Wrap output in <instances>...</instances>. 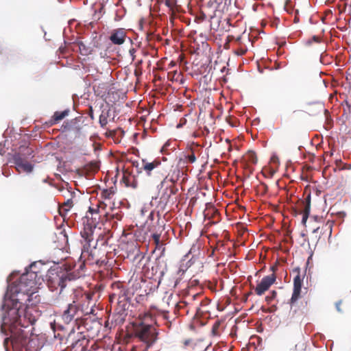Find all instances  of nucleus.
Wrapping results in <instances>:
<instances>
[{
  "label": "nucleus",
  "mask_w": 351,
  "mask_h": 351,
  "mask_svg": "<svg viewBox=\"0 0 351 351\" xmlns=\"http://www.w3.org/2000/svg\"><path fill=\"white\" fill-rule=\"evenodd\" d=\"M6 307L2 317L1 330H9L10 337L4 339L3 346L6 351H11L10 342L13 351H27L30 349L34 339L29 337V332L22 329L27 328L36 322L33 307L22 308L19 301H5L3 308Z\"/></svg>",
  "instance_id": "1"
},
{
  "label": "nucleus",
  "mask_w": 351,
  "mask_h": 351,
  "mask_svg": "<svg viewBox=\"0 0 351 351\" xmlns=\"http://www.w3.org/2000/svg\"><path fill=\"white\" fill-rule=\"evenodd\" d=\"M208 11L206 10H204V9H202V8L201 7L200 8V14L199 15V16L197 17L198 20L199 21H204L206 19H213L214 17H215V16H209L208 15Z\"/></svg>",
  "instance_id": "27"
},
{
  "label": "nucleus",
  "mask_w": 351,
  "mask_h": 351,
  "mask_svg": "<svg viewBox=\"0 0 351 351\" xmlns=\"http://www.w3.org/2000/svg\"><path fill=\"white\" fill-rule=\"evenodd\" d=\"M136 51V50L135 48H131L129 50V53H130V55L131 56V58H132V61H134L135 58H136V55H135Z\"/></svg>",
  "instance_id": "37"
},
{
  "label": "nucleus",
  "mask_w": 351,
  "mask_h": 351,
  "mask_svg": "<svg viewBox=\"0 0 351 351\" xmlns=\"http://www.w3.org/2000/svg\"><path fill=\"white\" fill-rule=\"evenodd\" d=\"M227 0H202L201 7L208 11V15L216 16L217 12L222 13L226 9Z\"/></svg>",
  "instance_id": "10"
},
{
  "label": "nucleus",
  "mask_w": 351,
  "mask_h": 351,
  "mask_svg": "<svg viewBox=\"0 0 351 351\" xmlns=\"http://www.w3.org/2000/svg\"><path fill=\"white\" fill-rule=\"evenodd\" d=\"M97 206L98 212H97L96 210H94L92 208H89V210L86 213V216L87 215H88L90 217L91 216V215H90V209H92V213H93V217H95L97 218V220L98 219V217H97L98 213H102L103 211L104 213V212L106 211L108 206H109V208H110V206H112V204H109L108 202H107V200H104V199H99V201H98Z\"/></svg>",
  "instance_id": "17"
},
{
  "label": "nucleus",
  "mask_w": 351,
  "mask_h": 351,
  "mask_svg": "<svg viewBox=\"0 0 351 351\" xmlns=\"http://www.w3.org/2000/svg\"><path fill=\"white\" fill-rule=\"evenodd\" d=\"M102 245H106V241H104L102 243H101Z\"/></svg>",
  "instance_id": "55"
},
{
  "label": "nucleus",
  "mask_w": 351,
  "mask_h": 351,
  "mask_svg": "<svg viewBox=\"0 0 351 351\" xmlns=\"http://www.w3.org/2000/svg\"><path fill=\"white\" fill-rule=\"evenodd\" d=\"M103 215L106 221H110L112 219L120 221L123 217L122 212L120 209L119 208H116L114 206H110V209L104 212Z\"/></svg>",
  "instance_id": "16"
},
{
  "label": "nucleus",
  "mask_w": 351,
  "mask_h": 351,
  "mask_svg": "<svg viewBox=\"0 0 351 351\" xmlns=\"http://www.w3.org/2000/svg\"><path fill=\"white\" fill-rule=\"evenodd\" d=\"M95 169H99V165H97V162L95 163Z\"/></svg>",
  "instance_id": "52"
},
{
  "label": "nucleus",
  "mask_w": 351,
  "mask_h": 351,
  "mask_svg": "<svg viewBox=\"0 0 351 351\" xmlns=\"http://www.w3.org/2000/svg\"><path fill=\"white\" fill-rule=\"evenodd\" d=\"M99 122L101 127L104 128L108 123V116L103 113L101 114H100L99 119Z\"/></svg>",
  "instance_id": "30"
},
{
  "label": "nucleus",
  "mask_w": 351,
  "mask_h": 351,
  "mask_svg": "<svg viewBox=\"0 0 351 351\" xmlns=\"http://www.w3.org/2000/svg\"><path fill=\"white\" fill-rule=\"evenodd\" d=\"M121 182H123L127 187L136 189L138 186L137 180L128 169H123Z\"/></svg>",
  "instance_id": "14"
},
{
  "label": "nucleus",
  "mask_w": 351,
  "mask_h": 351,
  "mask_svg": "<svg viewBox=\"0 0 351 351\" xmlns=\"http://www.w3.org/2000/svg\"><path fill=\"white\" fill-rule=\"evenodd\" d=\"M92 295L82 291H75L71 297V302L68 303L66 308L61 314V318L64 324H70L73 320H77L84 315L93 313L92 306H89Z\"/></svg>",
  "instance_id": "6"
},
{
  "label": "nucleus",
  "mask_w": 351,
  "mask_h": 351,
  "mask_svg": "<svg viewBox=\"0 0 351 351\" xmlns=\"http://www.w3.org/2000/svg\"><path fill=\"white\" fill-rule=\"evenodd\" d=\"M90 217L87 215L82 219L84 228L80 234L86 243L84 245L80 256V259L84 258V261L76 263V268H78L80 263L84 264L88 263L90 265L96 264L100 266L107 263L106 250L98 247L99 240H97V244L93 248L89 249L90 243L94 239L93 233L97 226V218L93 217L92 209H90Z\"/></svg>",
  "instance_id": "2"
},
{
  "label": "nucleus",
  "mask_w": 351,
  "mask_h": 351,
  "mask_svg": "<svg viewBox=\"0 0 351 351\" xmlns=\"http://www.w3.org/2000/svg\"><path fill=\"white\" fill-rule=\"evenodd\" d=\"M59 1H60L61 0H59Z\"/></svg>",
  "instance_id": "58"
},
{
  "label": "nucleus",
  "mask_w": 351,
  "mask_h": 351,
  "mask_svg": "<svg viewBox=\"0 0 351 351\" xmlns=\"http://www.w3.org/2000/svg\"><path fill=\"white\" fill-rule=\"evenodd\" d=\"M14 164L16 167L21 165V163L24 162V159L22 158L20 153L15 154L13 157Z\"/></svg>",
  "instance_id": "29"
},
{
  "label": "nucleus",
  "mask_w": 351,
  "mask_h": 351,
  "mask_svg": "<svg viewBox=\"0 0 351 351\" xmlns=\"http://www.w3.org/2000/svg\"><path fill=\"white\" fill-rule=\"evenodd\" d=\"M25 150L26 151L25 154L30 156L33 152L32 149L29 147H25Z\"/></svg>",
  "instance_id": "42"
},
{
  "label": "nucleus",
  "mask_w": 351,
  "mask_h": 351,
  "mask_svg": "<svg viewBox=\"0 0 351 351\" xmlns=\"http://www.w3.org/2000/svg\"><path fill=\"white\" fill-rule=\"evenodd\" d=\"M168 313H169V311H161V314L162 315V317L165 319H168Z\"/></svg>",
  "instance_id": "41"
},
{
  "label": "nucleus",
  "mask_w": 351,
  "mask_h": 351,
  "mask_svg": "<svg viewBox=\"0 0 351 351\" xmlns=\"http://www.w3.org/2000/svg\"><path fill=\"white\" fill-rule=\"evenodd\" d=\"M302 205L303 207L302 208V210L303 213L302 222L305 223L308 217V215L310 213V209H311V196H310V195H308L306 197L304 202H302Z\"/></svg>",
  "instance_id": "21"
},
{
  "label": "nucleus",
  "mask_w": 351,
  "mask_h": 351,
  "mask_svg": "<svg viewBox=\"0 0 351 351\" xmlns=\"http://www.w3.org/2000/svg\"><path fill=\"white\" fill-rule=\"evenodd\" d=\"M176 64V63L173 61H171L169 64V68H172Z\"/></svg>",
  "instance_id": "46"
},
{
  "label": "nucleus",
  "mask_w": 351,
  "mask_h": 351,
  "mask_svg": "<svg viewBox=\"0 0 351 351\" xmlns=\"http://www.w3.org/2000/svg\"><path fill=\"white\" fill-rule=\"evenodd\" d=\"M180 280L179 279H177L176 282H175V286H176L179 282H180Z\"/></svg>",
  "instance_id": "51"
},
{
  "label": "nucleus",
  "mask_w": 351,
  "mask_h": 351,
  "mask_svg": "<svg viewBox=\"0 0 351 351\" xmlns=\"http://www.w3.org/2000/svg\"><path fill=\"white\" fill-rule=\"evenodd\" d=\"M221 326V322L219 321H216L212 327V333L213 335H219V327Z\"/></svg>",
  "instance_id": "31"
},
{
  "label": "nucleus",
  "mask_w": 351,
  "mask_h": 351,
  "mask_svg": "<svg viewBox=\"0 0 351 351\" xmlns=\"http://www.w3.org/2000/svg\"><path fill=\"white\" fill-rule=\"evenodd\" d=\"M77 46L82 55L86 56L90 53L89 49L82 42L78 43Z\"/></svg>",
  "instance_id": "28"
},
{
  "label": "nucleus",
  "mask_w": 351,
  "mask_h": 351,
  "mask_svg": "<svg viewBox=\"0 0 351 351\" xmlns=\"http://www.w3.org/2000/svg\"><path fill=\"white\" fill-rule=\"evenodd\" d=\"M132 337H134V332L132 334H127L125 337V339H130Z\"/></svg>",
  "instance_id": "45"
},
{
  "label": "nucleus",
  "mask_w": 351,
  "mask_h": 351,
  "mask_svg": "<svg viewBox=\"0 0 351 351\" xmlns=\"http://www.w3.org/2000/svg\"><path fill=\"white\" fill-rule=\"evenodd\" d=\"M319 228H316V229H315L313 232H317V231H318V230H319Z\"/></svg>",
  "instance_id": "54"
},
{
  "label": "nucleus",
  "mask_w": 351,
  "mask_h": 351,
  "mask_svg": "<svg viewBox=\"0 0 351 351\" xmlns=\"http://www.w3.org/2000/svg\"><path fill=\"white\" fill-rule=\"evenodd\" d=\"M293 273L295 274L296 275L293 278V290L290 300V304L291 305L295 304L300 298L302 286L304 278L306 275V270H304L302 274L300 268L297 267L293 269Z\"/></svg>",
  "instance_id": "9"
},
{
  "label": "nucleus",
  "mask_w": 351,
  "mask_h": 351,
  "mask_svg": "<svg viewBox=\"0 0 351 351\" xmlns=\"http://www.w3.org/2000/svg\"><path fill=\"white\" fill-rule=\"evenodd\" d=\"M141 62H142V60H140V61L138 62V64H141Z\"/></svg>",
  "instance_id": "57"
},
{
  "label": "nucleus",
  "mask_w": 351,
  "mask_h": 351,
  "mask_svg": "<svg viewBox=\"0 0 351 351\" xmlns=\"http://www.w3.org/2000/svg\"><path fill=\"white\" fill-rule=\"evenodd\" d=\"M38 265L43 266L40 263H33L29 265V268L27 271H34L33 270H37L40 271L42 273V271L38 267Z\"/></svg>",
  "instance_id": "33"
},
{
  "label": "nucleus",
  "mask_w": 351,
  "mask_h": 351,
  "mask_svg": "<svg viewBox=\"0 0 351 351\" xmlns=\"http://www.w3.org/2000/svg\"><path fill=\"white\" fill-rule=\"evenodd\" d=\"M189 304H191V301H186V300L180 301L176 306V311H178V313H180V311L181 310H184V313L188 314L189 310L192 309V307Z\"/></svg>",
  "instance_id": "23"
},
{
  "label": "nucleus",
  "mask_w": 351,
  "mask_h": 351,
  "mask_svg": "<svg viewBox=\"0 0 351 351\" xmlns=\"http://www.w3.org/2000/svg\"><path fill=\"white\" fill-rule=\"evenodd\" d=\"M73 336H74V333H71H71L69 335L68 339H71V340H74V337H73Z\"/></svg>",
  "instance_id": "47"
},
{
  "label": "nucleus",
  "mask_w": 351,
  "mask_h": 351,
  "mask_svg": "<svg viewBox=\"0 0 351 351\" xmlns=\"http://www.w3.org/2000/svg\"><path fill=\"white\" fill-rule=\"evenodd\" d=\"M115 194V190L113 187L110 189H103L100 193V199L104 200H107L109 204L114 205V203L112 202V199Z\"/></svg>",
  "instance_id": "18"
},
{
  "label": "nucleus",
  "mask_w": 351,
  "mask_h": 351,
  "mask_svg": "<svg viewBox=\"0 0 351 351\" xmlns=\"http://www.w3.org/2000/svg\"><path fill=\"white\" fill-rule=\"evenodd\" d=\"M16 170L19 172L21 169L27 173H29L33 170V166L27 162H24L23 163H21V165L16 167Z\"/></svg>",
  "instance_id": "25"
},
{
  "label": "nucleus",
  "mask_w": 351,
  "mask_h": 351,
  "mask_svg": "<svg viewBox=\"0 0 351 351\" xmlns=\"http://www.w3.org/2000/svg\"><path fill=\"white\" fill-rule=\"evenodd\" d=\"M109 133H110V136H112V135H114L115 134V131H111L110 130V131H109Z\"/></svg>",
  "instance_id": "48"
},
{
  "label": "nucleus",
  "mask_w": 351,
  "mask_h": 351,
  "mask_svg": "<svg viewBox=\"0 0 351 351\" xmlns=\"http://www.w3.org/2000/svg\"><path fill=\"white\" fill-rule=\"evenodd\" d=\"M277 295V293L276 291H273L272 293H271V295L270 296H267L266 297V301H267L268 302H271V300H273V298H274Z\"/></svg>",
  "instance_id": "39"
},
{
  "label": "nucleus",
  "mask_w": 351,
  "mask_h": 351,
  "mask_svg": "<svg viewBox=\"0 0 351 351\" xmlns=\"http://www.w3.org/2000/svg\"><path fill=\"white\" fill-rule=\"evenodd\" d=\"M313 40L316 42V43H319L320 42V38L317 36H313Z\"/></svg>",
  "instance_id": "44"
},
{
  "label": "nucleus",
  "mask_w": 351,
  "mask_h": 351,
  "mask_svg": "<svg viewBox=\"0 0 351 351\" xmlns=\"http://www.w3.org/2000/svg\"><path fill=\"white\" fill-rule=\"evenodd\" d=\"M332 223L330 221H327L326 224L322 227V228H325L326 230H329L330 234L332 232Z\"/></svg>",
  "instance_id": "38"
},
{
  "label": "nucleus",
  "mask_w": 351,
  "mask_h": 351,
  "mask_svg": "<svg viewBox=\"0 0 351 351\" xmlns=\"http://www.w3.org/2000/svg\"><path fill=\"white\" fill-rule=\"evenodd\" d=\"M142 169L153 181L160 180V184L158 185L160 202L166 204L170 197L178 191L174 178L169 175H165V167L158 159H155L152 162L143 159Z\"/></svg>",
  "instance_id": "3"
},
{
  "label": "nucleus",
  "mask_w": 351,
  "mask_h": 351,
  "mask_svg": "<svg viewBox=\"0 0 351 351\" xmlns=\"http://www.w3.org/2000/svg\"><path fill=\"white\" fill-rule=\"evenodd\" d=\"M298 21H299L298 18L297 16H295L294 19V22L297 23V22H298Z\"/></svg>",
  "instance_id": "50"
},
{
  "label": "nucleus",
  "mask_w": 351,
  "mask_h": 351,
  "mask_svg": "<svg viewBox=\"0 0 351 351\" xmlns=\"http://www.w3.org/2000/svg\"><path fill=\"white\" fill-rule=\"evenodd\" d=\"M102 93V91L99 92L97 94L101 95Z\"/></svg>",
  "instance_id": "56"
},
{
  "label": "nucleus",
  "mask_w": 351,
  "mask_h": 351,
  "mask_svg": "<svg viewBox=\"0 0 351 351\" xmlns=\"http://www.w3.org/2000/svg\"><path fill=\"white\" fill-rule=\"evenodd\" d=\"M247 51V47H241L234 51V53L237 56H243L246 53Z\"/></svg>",
  "instance_id": "32"
},
{
  "label": "nucleus",
  "mask_w": 351,
  "mask_h": 351,
  "mask_svg": "<svg viewBox=\"0 0 351 351\" xmlns=\"http://www.w3.org/2000/svg\"><path fill=\"white\" fill-rule=\"evenodd\" d=\"M185 158H186V162H189V163L195 162L196 161V156H195V152L192 149H190L189 150H188L186 152Z\"/></svg>",
  "instance_id": "26"
},
{
  "label": "nucleus",
  "mask_w": 351,
  "mask_h": 351,
  "mask_svg": "<svg viewBox=\"0 0 351 351\" xmlns=\"http://www.w3.org/2000/svg\"><path fill=\"white\" fill-rule=\"evenodd\" d=\"M27 271L23 274L19 280L11 283L5 295V301L14 302L22 300L21 295L29 298L38 289L42 278L41 272L37 270Z\"/></svg>",
  "instance_id": "5"
},
{
  "label": "nucleus",
  "mask_w": 351,
  "mask_h": 351,
  "mask_svg": "<svg viewBox=\"0 0 351 351\" xmlns=\"http://www.w3.org/2000/svg\"><path fill=\"white\" fill-rule=\"evenodd\" d=\"M69 112L70 111L69 109L64 110L61 112H60V111L55 112L53 117H51V119L50 120V124L54 125V124L58 123L59 121H60L61 120L64 119L66 117H67L69 115Z\"/></svg>",
  "instance_id": "20"
},
{
  "label": "nucleus",
  "mask_w": 351,
  "mask_h": 351,
  "mask_svg": "<svg viewBox=\"0 0 351 351\" xmlns=\"http://www.w3.org/2000/svg\"><path fill=\"white\" fill-rule=\"evenodd\" d=\"M156 324V319L150 312L140 314L138 319L132 324L134 337L145 344L146 350L151 348L158 339V332Z\"/></svg>",
  "instance_id": "7"
},
{
  "label": "nucleus",
  "mask_w": 351,
  "mask_h": 351,
  "mask_svg": "<svg viewBox=\"0 0 351 351\" xmlns=\"http://www.w3.org/2000/svg\"><path fill=\"white\" fill-rule=\"evenodd\" d=\"M94 90L95 92H98L99 91V88H102L104 90V91L103 92L104 93H106V91L107 90V86L105 83H102V84H99L98 86H94L93 87Z\"/></svg>",
  "instance_id": "35"
},
{
  "label": "nucleus",
  "mask_w": 351,
  "mask_h": 351,
  "mask_svg": "<svg viewBox=\"0 0 351 351\" xmlns=\"http://www.w3.org/2000/svg\"><path fill=\"white\" fill-rule=\"evenodd\" d=\"M271 270L274 273L275 270H276V267L275 266H272L271 267Z\"/></svg>",
  "instance_id": "49"
},
{
  "label": "nucleus",
  "mask_w": 351,
  "mask_h": 351,
  "mask_svg": "<svg viewBox=\"0 0 351 351\" xmlns=\"http://www.w3.org/2000/svg\"><path fill=\"white\" fill-rule=\"evenodd\" d=\"M203 297V293L202 292L196 293L191 294V293H189L186 301H191V304H189L192 308L195 309V306L198 302L199 300L201 299Z\"/></svg>",
  "instance_id": "22"
},
{
  "label": "nucleus",
  "mask_w": 351,
  "mask_h": 351,
  "mask_svg": "<svg viewBox=\"0 0 351 351\" xmlns=\"http://www.w3.org/2000/svg\"><path fill=\"white\" fill-rule=\"evenodd\" d=\"M81 341L80 338H79L77 341L71 343V346L73 348H75L77 346V345Z\"/></svg>",
  "instance_id": "43"
},
{
  "label": "nucleus",
  "mask_w": 351,
  "mask_h": 351,
  "mask_svg": "<svg viewBox=\"0 0 351 351\" xmlns=\"http://www.w3.org/2000/svg\"><path fill=\"white\" fill-rule=\"evenodd\" d=\"M210 300H208L207 298L203 297L199 300L198 302H197L195 310L196 311L197 313H202L204 312L208 311L206 307L210 304Z\"/></svg>",
  "instance_id": "19"
},
{
  "label": "nucleus",
  "mask_w": 351,
  "mask_h": 351,
  "mask_svg": "<svg viewBox=\"0 0 351 351\" xmlns=\"http://www.w3.org/2000/svg\"><path fill=\"white\" fill-rule=\"evenodd\" d=\"M245 160L247 162L252 163V164H256L258 161L257 156L256 153L253 151H249L245 156Z\"/></svg>",
  "instance_id": "24"
},
{
  "label": "nucleus",
  "mask_w": 351,
  "mask_h": 351,
  "mask_svg": "<svg viewBox=\"0 0 351 351\" xmlns=\"http://www.w3.org/2000/svg\"><path fill=\"white\" fill-rule=\"evenodd\" d=\"M126 37L125 29L123 28H118L112 31L109 40L114 45H121L125 43Z\"/></svg>",
  "instance_id": "13"
},
{
  "label": "nucleus",
  "mask_w": 351,
  "mask_h": 351,
  "mask_svg": "<svg viewBox=\"0 0 351 351\" xmlns=\"http://www.w3.org/2000/svg\"><path fill=\"white\" fill-rule=\"evenodd\" d=\"M276 279L275 274L263 277L261 282L257 284L256 287L254 288L255 293L258 295H263L276 282Z\"/></svg>",
  "instance_id": "12"
},
{
  "label": "nucleus",
  "mask_w": 351,
  "mask_h": 351,
  "mask_svg": "<svg viewBox=\"0 0 351 351\" xmlns=\"http://www.w3.org/2000/svg\"><path fill=\"white\" fill-rule=\"evenodd\" d=\"M346 108L345 110H347L349 113H351V99L346 101Z\"/></svg>",
  "instance_id": "36"
},
{
  "label": "nucleus",
  "mask_w": 351,
  "mask_h": 351,
  "mask_svg": "<svg viewBox=\"0 0 351 351\" xmlns=\"http://www.w3.org/2000/svg\"><path fill=\"white\" fill-rule=\"evenodd\" d=\"M147 350H146V348H145L144 351H147ZM131 351H137V350H136V348H133Z\"/></svg>",
  "instance_id": "53"
},
{
  "label": "nucleus",
  "mask_w": 351,
  "mask_h": 351,
  "mask_svg": "<svg viewBox=\"0 0 351 351\" xmlns=\"http://www.w3.org/2000/svg\"><path fill=\"white\" fill-rule=\"evenodd\" d=\"M73 206V203L72 199H69L63 203L62 207H65L64 210L66 211H68Z\"/></svg>",
  "instance_id": "34"
},
{
  "label": "nucleus",
  "mask_w": 351,
  "mask_h": 351,
  "mask_svg": "<svg viewBox=\"0 0 351 351\" xmlns=\"http://www.w3.org/2000/svg\"><path fill=\"white\" fill-rule=\"evenodd\" d=\"M324 110V106L321 104H317L309 105L305 111L295 110L293 113L295 114H308L310 116H315Z\"/></svg>",
  "instance_id": "15"
},
{
  "label": "nucleus",
  "mask_w": 351,
  "mask_h": 351,
  "mask_svg": "<svg viewBox=\"0 0 351 351\" xmlns=\"http://www.w3.org/2000/svg\"><path fill=\"white\" fill-rule=\"evenodd\" d=\"M76 263L68 261L62 267L48 271L47 286L53 291L60 288V292L66 286L69 281L80 278L84 275V263H80L78 268Z\"/></svg>",
  "instance_id": "4"
},
{
  "label": "nucleus",
  "mask_w": 351,
  "mask_h": 351,
  "mask_svg": "<svg viewBox=\"0 0 351 351\" xmlns=\"http://www.w3.org/2000/svg\"><path fill=\"white\" fill-rule=\"evenodd\" d=\"M261 187L263 189V193L265 194L268 191V186L265 184H261Z\"/></svg>",
  "instance_id": "40"
},
{
  "label": "nucleus",
  "mask_w": 351,
  "mask_h": 351,
  "mask_svg": "<svg viewBox=\"0 0 351 351\" xmlns=\"http://www.w3.org/2000/svg\"><path fill=\"white\" fill-rule=\"evenodd\" d=\"M111 289L112 293L110 294V300L111 302L114 300H117L118 304L125 308L130 299L128 289L121 282H113Z\"/></svg>",
  "instance_id": "8"
},
{
  "label": "nucleus",
  "mask_w": 351,
  "mask_h": 351,
  "mask_svg": "<svg viewBox=\"0 0 351 351\" xmlns=\"http://www.w3.org/2000/svg\"><path fill=\"white\" fill-rule=\"evenodd\" d=\"M165 226L164 220L158 217L156 221V224H154L149 228V231L152 233V238L153 239L156 247H159L162 245L160 239L162 233L165 231Z\"/></svg>",
  "instance_id": "11"
}]
</instances>
